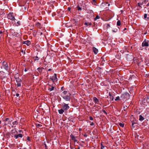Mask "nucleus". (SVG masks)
<instances>
[{
  "label": "nucleus",
  "mask_w": 149,
  "mask_h": 149,
  "mask_svg": "<svg viewBox=\"0 0 149 149\" xmlns=\"http://www.w3.org/2000/svg\"><path fill=\"white\" fill-rule=\"evenodd\" d=\"M109 11H106L104 12V16H106L107 17L106 19L105 18H103V20L105 21H107L109 20L110 19V15L109 13H108V12Z\"/></svg>",
  "instance_id": "f257e3e1"
},
{
  "label": "nucleus",
  "mask_w": 149,
  "mask_h": 149,
  "mask_svg": "<svg viewBox=\"0 0 149 149\" xmlns=\"http://www.w3.org/2000/svg\"><path fill=\"white\" fill-rule=\"evenodd\" d=\"M7 17L8 19L13 21H15L16 19L15 18L13 14L12 13H10L7 15Z\"/></svg>",
  "instance_id": "f03ea898"
},
{
  "label": "nucleus",
  "mask_w": 149,
  "mask_h": 149,
  "mask_svg": "<svg viewBox=\"0 0 149 149\" xmlns=\"http://www.w3.org/2000/svg\"><path fill=\"white\" fill-rule=\"evenodd\" d=\"M71 94L69 93L67 95H63V98L66 101H70L71 98Z\"/></svg>",
  "instance_id": "7ed1b4c3"
},
{
  "label": "nucleus",
  "mask_w": 149,
  "mask_h": 149,
  "mask_svg": "<svg viewBox=\"0 0 149 149\" xmlns=\"http://www.w3.org/2000/svg\"><path fill=\"white\" fill-rule=\"evenodd\" d=\"M62 108L64 111H67L69 108V107L68 105V104H66L65 103L62 104Z\"/></svg>",
  "instance_id": "20e7f679"
},
{
  "label": "nucleus",
  "mask_w": 149,
  "mask_h": 149,
  "mask_svg": "<svg viewBox=\"0 0 149 149\" xmlns=\"http://www.w3.org/2000/svg\"><path fill=\"white\" fill-rule=\"evenodd\" d=\"M2 65L4 68L6 70H8V63H5V61H3L2 62Z\"/></svg>",
  "instance_id": "39448f33"
},
{
  "label": "nucleus",
  "mask_w": 149,
  "mask_h": 149,
  "mask_svg": "<svg viewBox=\"0 0 149 149\" xmlns=\"http://www.w3.org/2000/svg\"><path fill=\"white\" fill-rule=\"evenodd\" d=\"M23 136L21 134H15L14 137L16 139H17L19 137L20 138H22Z\"/></svg>",
  "instance_id": "423d86ee"
},
{
  "label": "nucleus",
  "mask_w": 149,
  "mask_h": 149,
  "mask_svg": "<svg viewBox=\"0 0 149 149\" xmlns=\"http://www.w3.org/2000/svg\"><path fill=\"white\" fill-rule=\"evenodd\" d=\"M51 79L53 82H54V81H57V77L56 74L55 73L53 77V78Z\"/></svg>",
  "instance_id": "0eeeda50"
},
{
  "label": "nucleus",
  "mask_w": 149,
  "mask_h": 149,
  "mask_svg": "<svg viewBox=\"0 0 149 149\" xmlns=\"http://www.w3.org/2000/svg\"><path fill=\"white\" fill-rule=\"evenodd\" d=\"M148 43L146 42L145 40L142 43V47H148Z\"/></svg>",
  "instance_id": "6e6552de"
},
{
  "label": "nucleus",
  "mask_w": 149,
  "mask_h": 149,
  "mask_svg": "<svg viewBox=\"0 0 149 149\" xmlns=\"http://www.w3.org/2000/svg\"><path fill=\"white\" fill-rule=\"evenodd\" d=\"M23 43L26 45L27 46H29L31 44L30 41L27 40L23 42Z\"/></svg>",
  "instance_id": "1a4fd4ad"
},
{
  "label": "nucleus",
  "mask_w": 149,
  "mask_h": 149,
  "mask_svg": "<svg viewBox=\"0 0 149 149\" xmlns=\"http://www.w3.org/2000/svg\"><path fill=\"white\" fill-rule=\"evenodd\" d=\"M5 136L7 138H10V134L9 132H7L4 134Z\"/></svg>",
  "instance_id": "9d476101"
},
{
  "label": "nucleus",
  "mask_w": 149,
  "mask_h": 149,
  "mask_svg": "<svg viewBox=\"0 0 149 149\" xmlns=\"http://www.w3.org/2000/svg\"><path fill=\"white\" fill-rule=\"evenodd\" d=\"M4 31L2 30L0 31V38H3V34H4Z\"/></svg>",
  "instance_id": "9b49d317"
},
{
  "label": "nucleus",
  "mask_w": 149,
  "mask_h": 149,
  "mask_svg": "<svg viewBox=\"0 0 149 149\" xmlns=\"http://www.w3.org/2000/svg\"><path fill=\"white\" fill-rule=\"evenodd\" d=\"M70 136V138H71L72 140L74 141L75 139H77V136H74L73 134H71Z\"/></svg>",
  "instance_id": "f8f14e48"
},
{
  "label": "nucleus",
  "mask_w": 149,
  "mask_h": 149,
  "mask_svg": "<svg viewBox=\"0 0 149 149\" xmlns=\"http://www.w3.org/2000/svg\"><path fill=\"white\" fill-rule=\"evenodd\" d=\"M93 49L94 53L95 54H97L98 52V50L96 48L94 47H93Z\"/></svg>",
  "instance_id": "ddd939ff"
},
{
  "label": "nucleus",
  "mask_w": 149,
  "mask_h": 149,
  "mask_svg": "<svg viewBox=\"0 0 149 149\" xmlns=\"http://www.w3.org/2000/svg\"><path fill=\"white\" fill-rule=\"evenodd\" d=\"M5 120L6 121H8V124H10V123L12 121L11 120L10 118H6L5 119Z\"/></svg>",
  "instance_id": "4468645a"
},
{
  "label": "nucleus",
  "mask_w": 149,
  "mask_h": 149,
  "mask_svg": "<svg viewBox=\"0 0 149 149\" xmlns=\"http://www.w3.org/2000/svg\"><path fill=\"white\" fill-rule=\"evenodd\" d=\"M56 90V88H55L54 87L52 86L51 88H50L48 89V90L50 91L53 90Z\"/></svg>",
  "instance_id": "2eb2a0df"
},
{
  "label": "nucleus",
  "mask_w": 149,
  "mask_h": 149,
  "mask_svg": "<svg viewBox=\"0 0 149 149\" xmlns=\"http://www.w3.org/2000/svg\"><path fill=\"white\" fill-rule=\"evenodd\" d=\"M42 69H44V68H39L37 69L38 71L40 73H41L42 71Z\"/></svg>",
  "instance_id": "dca6fc26"
},
{
  "label": "nucleus",
  "mask_w": 149,
  "mask_h": 149,
  "mask_svg": "<svg viewBox=\"0 0 149 149\" xmlns=\"http://www.w3.org/2000/svg\"><path fill=\"white\" fill-rule=\"evenodd\" d=\"M64 110L63 109H60L58 110V112L60 114H63L64 112Z\"/></svg>",
  "instance_id": "f3484780"
},
{
  "label": "nucleus",
  "mask_w": 149,
  "mask_h": 149,
  "mask_svg": "<svg viewBox=\"0 0 149 149\" xmlns=\"http://www.w3.org/2000/svg\"><path fill=\"white\" fill-rule=\"evenodd\" d=\"M144 119V118L141 115H140L139 116V120L141 121H142Z\"/></svg>",
  "instance_id": "a211bd4d"
},
{
  "label": "nucleus",
  "mask_w": 149,
  "mask_h": 149,
  "mask_svg": "<svg viewBox=\"0 0 149 149\" xmlns=\"http://www.w3.org/2000/svg\"><path fill=\"white\" fill-rule=\"evenodd\" d=\"M148 1L147 0H143L142 2L141 3V5L144 4H146Z\"/></svg>",
  "instance_id": "6ab92c4d"
},
{
  "label": "nucleus",
  "mask_w": 149,
  "mask_h": 149,
  "mask_svg": "<svg viewBox=\"0 0 149 149\" xmlns=\"http://www.w3.org/2000/svg\"><path fill=\"white\" fill-rule=\"evenodd\" d=\"M109 95L110 96V99L112 100H113V96L111 95V94L109 92Z\"/></svg>",
  "instance_id": "aec40b11"
},
{
  "label": "nucleus",
  "mask_w": 149,
  "mask_h": 149,
  "mask_svg": "<svg viewBox=\"0 0 149 149\" xmlns=\"http://www.w3.org/2000/svg\"><path fill=\"white\" fill-rule=\"evenodd\" d=\"M84 24L87 26L88 25L91 26L92 25V23L91 22L89 23L86 22L84 23Z\"/></svg>",
  "instance_id": "412c9836"
},
{
  "label": "nucleus",
  "mask_w": 149,
  "mask_h": 149,
  "mask_svg": "<svg viewBox=\"0 0 149 149\" xmlns=\"http://www.w3.org/2000/svg\"><path fill=\"white\" fill-rule=\"evenodd\" d=\"M93 100L96 103H97L98 102V99L95 97H94L93 98Z\"/></svg>",
  "instance_id": "4be33fe9"
},
{
  "label": "nucleus",
  "mask_w": 149,
  "mask_h": 149,
  "mask_svg": "<svg viewBox=\"0 0 149 149\" xmlns=\"http://www.w3.org/2000/svg\"><path fill=\"white\" fill-rule=\"evenodd\" d=\"M118 124L121 127H124L125 125L124 123H119Z\"/></svg>",
  "instance_id": "5701e85b"
},
{
  "label": "nucleus",
  "mask_w": 149,
  "mask_h": 149,
  "mask_svg": "<svg viewBox=\"0 0 149 149\" xmlns=\"http://www.w3.org/2000/svg\"><path fill=\"white\" fill-rule=\"evenodd\" d=\"M40 24L39 22H37L36 24V26L38 27L40 26Z\"/></svg>",
  "instance_id": "b1692460"
},
{
  "label": "nucleus",
  "mask_w": 149,
  "mask_h": 149,
  "mask_svg": "<svg viewBox=\"0 0 149 149\" xmlns=\"http://www.w3.org/2000/svg\"><path fill=\"white\" fill-rule=\"evenodd\" d=\"M106 26V28L107 29H108V28L110 27V25L109 24H107L106 25V24L104 25V26Z\"/></svg>",
  "instance_id": "393cba45"
},
{
  "label": "nucleus",
  "mask_w": 149,
  "mask_h": 149,
  "mask_svg": "<svg viewBox=\"0 0 149 149\" xmlns=\"http://www.w3.org/2000/svg\"><path fill=\"white\" fill-rule=\"evenodd\" d=\"M121 25V22L120 20H118L117 23V25L118 26H120Z\"/></svg>",
  "instance_id": "a878e982"
},
{
  "label": "nucleus",
  "mask_w": 149,
  "mask_h": 149,
  "mask_svg": "<svg viewBox=\"0 0 149 149\" xmlns=\"http://www.w3.org/2000/svg\"><path fill=\"white\" fill-rule=\"evenodd\" d=\"M137 5H138V6L139 8H142V6H141V3H138Z\"/></svg>",
  "instance_id": "bb28decb"
},
{
  "label": "nucleus",
  "mask_w": 149,
  "mask_h": 149,
  "mask_svg": "<svg viewBox=\"0 0 149 149\" xmlns=\"http://www.w3.org/2000/svg\"><path fill=\"white\" fill-rule=\"evenodd\" d=\"M99 18L100 17L98 15H97L96 16V17L94 18V20H96L97 19H99Z\"/></svg>",
  "instance_id": "cd10ccee"
},
{
  "label": "nucleus",
  "mask_w": 149,
  "mask_h": 149,
  "mask_svg": "<svg viewBox=\"0 0 149 149\" xmlns=\"http://www.w3.org/2000/svg\"><path fill=\"white\" fill-rule=\"evenodd\" d=\"M67 91H64L63 93L62 94L63 95H65L67 93Z\"/></svg>",
  "instance_id": "c85d7f7f"
},
{
  "label": "nucleus",
  "mask_w": 149,
  "mask_h": 149,
  "mask_svg": "<svg viewBox=\"0 0 149 149\" xmlns=\"http://www.w3.org/2000/svg\"><path fill=\"white\" fill-rule=\"evenodd\" d=\"M13 125H15L16 124H17L18 123L17 121H15L12 123Z\"/></svg>",
  "instance_id": "c756f323"
},
{
  "label": "nucleus",
  "mask_w": 149,
  "mask_h": 149,
  "mask_svg": "<svg viewBox=\"0 0 149 149\" xmlns=\"http://www.w3.org/2000/svg\"><path fill=\"white\" fill-rule=\"evenodd\" d=\"M146 101L148 103H149V96L146 98Z\"/></svg>",
  "instance_id": "7c9ffc66"
},
{
  "label": "nucleus",
  "mask_w": 149,
  "mask_h": 149,
  "mask_svg": "<svg viewBox=\"0 0 149 149\" xmlns=\"http://www.w3.org/2000/svg\"><path fill=\"white\" fill-rule=\"evenodd\" d=\"M120 100V97L119 96L117 97L116 98V99H115V100L116 101L118 100Z\"/></svg>",
  "instance_id": "2f4dec72"
},
{
  "label": "nucleus",
  "mask_w": 149,
  "mask_h": 149,
  "mask_svg": "<svg viewBox=\"0 0 149 149\" xmlns=\"http://www.w3.org/2000/svg\"><path fill=\"white\" fill-rule=\"evenodd\" d=\"M36 127H41L42 125L40 124H36Z\"/></svg>",
  "instance_id": "473e14b6"
},
{
  "label": "nucleus",
  "mask_w": 149,
  "mask_h": 149,
  "mask_svg": "<svg viewBox=\"0 0 149 149\" xmlns=\"http://www.w3.org/2000/svg\"><path fill=\"white\" fill-rule=\"evenodd\" d=\"M17 85L18 87H20L21 86V84L20 83H17Z\"/></svg>",
  "instance_id": "72a5a7b5"
},
{
  "label": "nucleus",
  "mask_w": 149,
  "mask_h": 149,
  "mask_svg": "<svg viewBox=\"0 0 149 149\" xmlns=\"http://www.w3.org/2000/svg\"><path fill=\"white\" fill-rule=\"evenodd\" d=\"M103 113L106 115L107 116V113L105 110H103Z\"/></svg>",
  "instance_id": "f704fd0d"
},
{
  "label": "nucleus",
  "mask_w": 149,
  "mask_h": 149,
  "mask_svg": "<svg viewBox=\"0 0 149 149\" xmlns=\"http://www.w3.org/2000/svg\"><path fill=\"white\" fill-rule=\"evenodd\" d=\"M147 15L146 14H145L144 15V19H146L147 17Z\"/></svg>",
  "instance_id": "c9c22d12"
},
{
  "label": "nucleus",
  "mask_w": 149,
  "mask_h": 149,
  "mask_svg": "<svg viewBox=\"0 0 149 149\" xmlns=\"http://www.w3.org/2000/svg\"><path fill=\"white\" fill-rule=\"evenodd\" d=\"M38 33H39V35L40 36L42 35L43 34V33L42 32H38Z\"/></svg>",
  "instance_id": "e433bc0d"
},
{
  "label": "nucleus",
  "mask_w": 149,
  "mask_h": 149,
  "mask_svg": "<svg viewBox=\"0 0 149 149\" xmlns=\"http://www.w3.org/2000/svg\"><path fill=\"white\" fill-rule=\"evenodd\" d=\"M39 59L38 58L37 56H36L35 57V60H38Z\"/></svg>",
  "instance_id": "4c0bfd02"
},
{
  "label": "nucleus",
  "mask_w": 149,
  "mask_h": 149,
  "mask_svg": "<svg viewBox=\"0 0 149 149\" xmlns=\"http://www.w3.org/2000/svg\"><path fill=\"white\" fill-rule=\"evenodd\" d=\"M89 119H90V120H93V118L92 116H90L89 117Z\"/></svg>",
  "instance_id": "58836bf2"
},
{
  "label": "nucleus",
  "mask_w": 149,
  "mask_h": 149,
  "mask_svg": "<svg viewBox=\"0 0 149 149\" xmlns=\"http://www.w3.org/2000/svg\"><path fill=\"white\" fill-rule=\"evenodd\" d=\"M101 149H102V145H103V144H102V142H101Z\"/></svg>",
  "instance_id": "ea45409f"
},
{
  "label": "nucleus",
  "mask_w": 149,
  "mask_h": 149,
  "mask_svg": "<svg viewBox=\"0 0 149 149\" xmlns=\"http://www.w3.org/2000/svg\"><path fill=\"white\" fill-rule=\"evenodd\" d=\"M101 149H102V145H103V144H102V142H101Z\"/></svg>",
  "instance_id": "a19ab883"
},
{
  "label": "nucleus",
  "mask_w": 149,
  "mask_h": 149,
  "mask_svg": "<svg viewBox=\"0 0 149 149\" xmlns=\"http://www.w3.org/2000/svg\"><path fill=\"white\" fill-rule=\"evenodd\" d=\"M27 140L29 141H30V138L28 136L27 137Z\"/></svg>",
  "instance_id": "79ce46f5"
},
{
  "label": "nucleus",
  "mask_w": 149,
  "mask_h": 149,
  "mask_svg": "<svg viewBox=\"0 0 149 149\" xmlns=\"http://www.w3.org/2000/svg\"><path fill=\"white\" fill-rule=\"evenodd\" d=\"M78 10H81V8L80 7H78Z\"/></svg>",
  "instance_id": "37998d69"
},
{
  "label": "nucleus",
  "mask_w": 149,
  "mask_h": 149,
  "mask_svg": "<svg viewBox=\"0 0 149 149\" xmlns=\"http://www.w3.org/2000/svg\"><path fill=\"white\" fill-rule=\"evenodd\" d=\"M90 125L91 126H93L94 125V123L93 122H91Z\"/></svg>",
  "instance_id": "c03bdc74"
},
{
  "label": "nucleus",
  "mask_w": 149,
  "mask_h": 149,
  "mask_svg": "<svg viewBox=\"0 0 149 149\" xmlns=\"http://www.w3.org/2000/svg\"><path fill=\"white\" fill-rule=\"evenodd\" d=\"M71 9V8H70V7H68V8L67 10L68 11H70Z\"/></svg>",
  "instance_id": "a18cd8bd"
},
{
  "label": "nucleus",
  "mask_w": 149,
  "mask_h": 149,
  "mask_svg": "<svg viewBox=\"0 0 149 149\" xmlns=\"http://www.w3.org/2000/svg\"><path fill=\"white\" fill-rule=\"evenodd\" d=\"M46 149H47V145H46V143H44Z\"/></svg>",
  "instance_id": "49530a36"
},
{
  "label": "nucleus",
  "mask_w": 149,
  "mask_h": 149,
  "mask_svg": "<svg viewBox=\"0 0 149 149\" xmlns=\"http://www.w3.org/2000/svg\"><path fill=\"white\" fill-rule=\"evenodd\" d=\"M74 142H77L78 141V140L77 139H75L74 141Z\"/></svg>",
  "instance_id": "de8ad7c7"
},
{
  "label": "nucleus",
  "mask_w": 149,
  "mask_h": 149,
  "mask_svg": "<svg viewBox=\"0 0 149 149\" xmlns=\"http://www.w3.org/2000/svg\"><path fill=\"white\" fill-rule=\"evenodd\" d=\"M17 24H18V25H20V22H19V21H18V22H17Z\"/></svg>",
  "instance_id": "09e8293b"
},
{
  "label": "nucleus",
  "mask_w": 149,
  "mask_h": 149,
  "mask_svg": "<svg viewBox=\"0 0 149 149\" xmlns=\"http://www.w3.org/2000/svg\"><path fill=\"white\" fill-rule=\"evenodd\" d=\"M84 135L85 137H86L87 136V135L86 134H85Z\"/></svg>",
  "instance_id": "8fccbe9b"
},
{
  "label": "nucleus",
  "mask_w": 149,
  "mask_h": 149,
  "mask_svg": "<svg viewBox=\"0 0 149 149\" xmlns=\"http://www.w3.org/2000/svg\"><path fill=\"white\" fill-rule=\"evenodd\" d=\"M19 95V94L17 93L16 94V96L17 97H18Z\"/></svg>",
  "instance_id": "3c124183"
},
{
  "label": "nucleus",
  "mask_w": 149,
  "mask_h": 149,
  "mask_svg": "<svg viewBox=\"0 0 149 149\" xmlns=\"http://www.w3.org/2000/svg\"><path fill=\"white\" fill-rule=\"evenodd\" d=\"M135 123H134V122L132 123V126H133V125H134V124H135Z\"/></svg>",
  "instance_id": "603ef678"
},
{
  "label": "nucleus",
  "mask_w": 149,
  "mask_h": 149,
  "mask_svg": "<svg viewBox=\"0 0 149 149\" xmlns=\"http://www.w3.org/2000/svg\"><path fill=\"white\" fill-rule=\"evenodd\" d=\"M149 6V2L146 5V6L148 7Z\"/></svg>",
  "instance_id": "864d4df0"
},
{
  "label": "nucleus",
  "mask_w": 149,
  "mask_h": 149,
  "mask_svg": "<svg viewBox=\"0 0 149 149\" xmlns=\"http://www.w3.org/2000/svg\"><path fill=\"white\" fill-rule=\"evenodd\" d=\"M52 70V69H49L48 70V71H50Z\"/></svg>",
  "instance_id": "5fc2aeb1"
},
{
  "label": "nucleus",
  "mask_w": 149,
  "mask_h": 149,
  "mask_svg": "<svg viewBox=\"0 0 149 149\" xmlns=\"http://www.w3.org/2000/svg\"><path fill=\"white\" fill-rule=\"evenodd\" d=\"M92 1L94 3H95V0H93Z\"/></svg>",
  "instance_id": "6e6d98bb"
},
{
  "label": "nucleus",
  "mask_w": 149,
  "mask_h": 149,
  "mask_svg": "<svg viewBox=\"0 0 149 149\" xmlns=\"http://www.w3.org/2000/svg\"><path fill=\"white\" fill-rule=\"evenodd\" d=\"M24 70L25 72H26L27 71V70L26 68H25Z\"/></svg>",
  "instance_id": "4d7b16f0"
},
{
  "label": "nucleus",
  "mask_w": 149,
  "mask_h": 149,
  "mask_svg": "<svg viewBox=\"0 0 149 149\" xmlns=\"http://www.w3.org/2000/svg\"><path fill=\"white\" fill-rule=\"evenodd\" d=\"M106 4H108V6H109V4L108 3H106Z\"/></svg>",
  "instance_id": "13d9d810"
},
{
  "label": "nucleus",
  "mask_w": 149,
  "mask_h": 149,
  "mask_svg": "<svg viewBox=\"0 0 149 149\" xmlns=\"http://www.w3.org/2000/svg\"><path fill=\"white\" fill-rule=\"evenodd\" d=\"M1 121L0 120V124L1 123Z\"/></svg>",
  "instance_id": "bf43d9fd"
},
{
  "label": "nucleus",
  "mask_w": 149,
  "mask_h": 149,
  "mask_svg": "<svg viewBox=\"0 0 149 149\" xmlns=\"http://www.w3.org/2000/svg\"><path fill=\"white\" fill-rule=\"evenodd\" d=\"M78 149H80V147H78Z\"/></svg>",
  "instance_id": "052dcab7"
},
{
  "label": "nucleus",
  "mask_w": 149,
  "mask_h": 149,
  "mask_svg": "<svg viewBox=\"0 0 149 149\" xmlns=\"http://www.w3.org/2000/svg\"><path fill=\"white\" fill-rule=\"evenodd\" d=\"M45 69H47V68H45Z\"/></svg>",
  "instance_id": "680f3d73"
},
{
  "label": "nucleus",
  "mask_w": 149,
  "mask_h": 149,
  "mask_svg": "<svg viewBox=\"0 0 149 149\" xmlns=\"http://www.w3.org/2000/svg\"><path fill=\"white\" fill-rule=\"evenodd\" d=\"M126 29L125 28L124 30H126Z\"/></svg>",
  "instance_id": "e2e57ef3"
},
{
  "label": "nucleus",
  "mask_w": 149,
  "mask_h": 149,
  "mask_svg": "<svg viewBox=\"0 0 149 149\" xmlns=\"http://www.w3.org/2000/svg\"><path fill=\"white\" fill-rule=\"evenodd\" d=\"M92 2L93 3V1ZM92 4H93V3H92Z\"/></svg>",
  "instance_id": "0e129e2a"
}]
</instances>
